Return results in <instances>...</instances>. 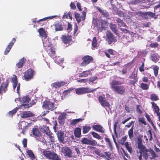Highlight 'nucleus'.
<instances>
[{
  "instance_id": "nucleus-44",
  "label": "nucleus",
  "mask_w": 160,
  "mask_h": 160,
  "mask_svg": "<svg viewBox=\"0 0 160 160\" xmlns=\"http://www.w3.org/2000/svg\"><path fill=\"white\" fill-rule=\"evenodd\" d=\"M100 23H101V26L100 27H99L97 25V24H94V25H95V27H97V28L98 30H99V29H100V28H101L102 29H103L104 28V27L103 26V24L105 23L106 22L104 21H103V20H102L101 21V22H100Z\"/></svg>"
},
{
  "instance_id": "nucleus-50",
  "label": "nucleus",
  "mask_w": 160,
  "mask_h": 160,
  "mask_svg": "<svg viewBox=\"0 0 160 160\" xmlns=\"http://www.w3.org/2000/svg\"><path fill=\"white\" fill-rule=\"evenodd\" d=\"M50 52H49V54H50L51 57L54 58V56H55V52L51 48L49 49Z\"/></svg>"
},
{
  "instance_id": "nucleus-7",
  "label": "nucleus",
  "mask_w": 160,
  "mask_h": 160,
  "mask_svg": "<svg viewBox=\"0 0 160 160\" xmlns=\"http://www.w3.org/2000/svg\"><path fill=\"white\" fill-rule=\"evenodd\" d=\"M35 71L32 69L30 68L24 72L23 79L26 81H29L33 78L35 74Z\"/></svg>"
},
{
  "instance_id": "nucleus-24",
  "label": "nucleus",
  "mask_w": 160,
  "mask_h": 160,
  "mask_svg": "<svg viewBox=\"0 0 160 160\" xmlns=\"http://www.w3.org/2000/svg\"><path fill=\"white\" fill-rule=\"evenodd\" d=\"M66 83L63 81L57 82L52 83V86L56 88L63 86Z\"/></svg>"
},
{
  "instance_id": "nucleus-8",
  "label": "nucleus",
  "mask_w": 160,
  "mask_h": 160,
  "mask_svg": "<svg viewBox=\"0 0 160 160\" xmlns=\"http://www.w3.org/2000/svg\"><path fill=\"white\" fill-rule=\"evenodd\" d=\"M106 41L108 42L109 45H111L113 42H116L117 39L116 37L113 35L111 32L109 30H108L106 32Z\"/></svg>"
},
{
  "instance_id": "nucleus-39",
  "label": "nucleus",
  "mask_w": 160,
  "mask_h": 160,
  "mask_svg": "<svg viewBox=\"0 0 160 160\" xmlns=\"http://www.w3.org/2000/svg\"><path fill=\"white\" fill-rule=\"evenodd\" d=\"M145 116L147 118L148 121L151 123L152 125V126L153 128H155V126L154 125L151 119L150 118V117L149 116L148 114L146 113L145 114Z\"/></svg>"
},
{
  "instance_id": "nucleus-55",
  "label": "nucleus",
  "mask_w": 160,
  "mask_h": 160,
  "mask_svg": "<svg viewBox=\"0 0 160 160\" xmlns=\"http://www.w3.org/2000/svg\"><path fill=\"white\" fill-rule=\"evenodd\" d=\"M158 44L157 42L152 43L149 45V46L151 48H156L158 47Z\"/></svg>"
},
{
  "instance_id": "nucleus-62",
  "label": "nucleus",
  "mask_w": 160,
  "mask_h": 160,
  "mask_svg": "<svg viewBox=\"0 0 160 160\" xmlns=\"http://www.w3.org/2000/svg\"><path fill=\"white\" fill-rule=\"evenodd\" d=\"M149 134H147L148 136V138H149V140H152L153 138L152 137V134L151 131L150 130H148Z\"/></svg>"
},
{
  "instance_id": "nucleus-27",
  "label": "nucleus",
  "mask_w": 160,
  "mask_h": 160,
  "mask_svg": "<svg viewBox=\"0 0 160 160\" xmlns=\"http://www.w3.org/2000/svg\"><path fill=\"white\" fill-rule=\"evenodd\" d=\"M84 120V119L80 118L73 119L71 121L70 124L71 125L74 126L78 123L82 122Z\"/></svg>"
},
{
  "instance_id": "nucleus-52",
  "label": "nucleus",
  "mask_w": 160,
  "mask_h": 160,
  "mask_svg": "<svg viewBox=\"0 0 160 160\" xmlns=\"http://www.w3.org/2000/svg\"><path fill=\"white\" fill-rule=\"evenodd\" d=\"M17 110L18 108H16L12 110L9 111L8 112V114L10 116H12L17 112Z\"/></svg>"
},
{
  "instance_id": "nucleus-60",
  "label": "nucleus",
  "mask_w": 160,
  "mask_h": 160,
  "mask_svg": "<svg viewBox=\"0 0 160 160\" xmlns=\"http://www.w3.org/2000/svg\"><path fill=\"white\" fill-rule=\"evenodd\" d=\"M97 78H98L96 76L90 77L89 79V82H90L93 83Z\"/></svg>"
},
{
  "instance_id": "nucleus-33",
  "label": "nucleus",
  "mask_w": 160,
  "mask_h": 160,
  "mask_svg": "<svg viewBox=\"0 0 160 160\" xmlns=\"http://www.w3.org/2000/svg\"><path fill=\"white\" fill-rule=\"evenodd\" d=\"M81 129L79 128H76L74 131V135L75 136L79 138L80 137L81 134Z\"/></svg>"
},
{
  "instance_id": "nucleus-22",
  "label": "nucleus",
  "mask_w": 160,
  "mask_h": 160,
  "mask_svg": "<svg viewBox=\"0 0 160 160\" xmlns=\"http://www.w3.org/2000/svg\"><path fill=\"white\" fill-rule=\"evenodd\" d=\"M26 61V59L25 57H23L20 59L19 62L16 64V66L18 68H21L23 66L25 63Z\"/></svg>"
},
{
  "instance_id": "nucleus-18",
  "label": "nucleus",
  "mask_w": 160,
  "mask_h": 160,
  "mask_svg": "<svg viewBox=\"0 0 160 160\" xmlns=\"http://www.w3.org/2000/svg\"><path fill=\"white\" fill-rule=\"evenodd\" d=\"M34 114L30 111H24L22 112L21 115V117L22 118H28L34 116Z\"/></svg>"
},
{
  "instance_id": "nucleus-57",
  "label": "nucleus",
  "mask_w": 160,
  "mask_h": 160,
  "mask_svg": "<svg viewBox=\"0 0 160 160\" xmlns=\"http://www.w3.org/2000/svg\"><path fill=\"white\" fill-rule=\"evenodd\" d=\"M146 16L148 15L152 18H153L155 16V13L150 12H145Z\"/></svg>"
},
{
  "instance_id": "nucleus-20",
  "label": "nucleus",
  "mask_w": 160,
  "mask_h": 160,
  "mask_svg": "<svg viewBox=\"0 0 160 160\" xmlns=\"http://www.w3.org/2000/svg\"><path fill=\"white\" fill-rule=\"evenodd\" d=\"M56 16H52L49 17H47L44 18L42 19H40L37 21H36L35 20V19L37 18H35L34 19V20H32V22L34 23H35V22H37L38 23H39L40 25L42 26L43 25V24L42 23H41L40 22H41L43 21H45L46 20H47L48 19H52L53 18L56 17Z\"/></svg>"
},
{
  "instance_id": "nucleus-56",
  "label": "nucleus",
  "mask_w": 160,
  "mask_h": 160,
  "mask_svg": "<svg viewBox=\"0 0 160 160\" xmlns=\"http://www.w3.org/2000/svg\"><path fill=\"white\" fill-rule=\"evenodd\" d=\"M30 126V124L29 123H28L27 125H26L25 126L23 127V128H22V133L24 134L26 130L29 127V126Z\"/></svg>"
},
{
  "instance_id": "nucleus-16",
  "label": "nucleus",
  "mask_w": 160,
  "mask_h": 160,
  "mask_svg": "<svg viewBox=\"0 0 160 160\" xmlns=\"http://www.w3.org/2000/svg\"><path fill=\"white\" fill-rule=\"evenodd\" d=\"M109 27L111 30L115 33L116 35L119 37H120V34L118 32V30L117 28V27L116 24H114L112 23H111L109 25Z\"/></svg>"
},
{
  "instance_id": "nucleus-4",
  "label": "nucleus",
  "mask_w": 160,
  "mask_h": 160,
  "mask_svg": "<svg viewBox=\"0 0 160 160\" xmlns=\"http://www.w3.org/2000/svg\"><path fill=\"white\" fill-rule=\"evenodd\" d=\"M43 155L47 159L51 160H61L58 155L53 151L43 150Z\"/></svg>"
},
{
  "instance_id": "nucleus-10",
  "label": "nucleus",
  "mask_w": 160,
  "mask_h": 160,
  "mask_svg": "<svg viewBox=\"0 0 160 160\" xmlns=\"http://www.w3.org/2000/svg\"><path fill=\"white\" fill-rule=\"evenodd\" d=\"M61 152L66 157L70 158L72 157V151L69 147H63L61 150Z\"/></svg>"
},
{
  "instance_id": "nucleus-46",
  "label": "nucleus",
  "mask_w": 160,
  "mask_h": 160,
  "mask_svg": "<svg viewBox=\"0 0 160 160\" xmlns=\"http://www.w3.org/2000/svg\"><path fill=\"white\" fill-rule=\"evenodd\" d=\"M97 40L96 37H94L92 39V45L93 48H95L97 47Z\"/></svg>"
},
{
  "instance_id": "nucleus-36",
  "label": "nucleus",
  "mask_w": 160,
  "mask_h": 160,
  "mask_svg": "<svg viewBox=\"0 0 160 160\" xmlns=\"http://www.w3.org/2000/svg\"><path fill=\"white\" fill-rule=\"evenodd\" d=\"M64 133L63 132H58L57 135L58 140H64Z\"/></svg>"
},
{
  "instance_id": "nucleus-19",
  "label": "nucleus",
  "mask_w": 160,
  "mask_h": 160,
  "mask_svg": "<svg viewBox=\"0 0 160 160\" xmlns=\"http://www.w3.org/2000/svg\"><path fill=\"white\" fill-rule=\"evenodd\" d=\"M10 81L12 83L13 88V90H15L18 84L17 76L15 75H13Z\"/></svg>"
},
{
  "instance_id": "nucleus-59",
  "label": "nucleus",
  "mask_w": 160,
  "mask_h": 160,
  "mask_svg": "<svg viewBox=\"0 0 160 160\" xmlns=\"http://www.w3.org/2000/svg\"><path fill=\"white\" fill-rule=\"evenodd\" d=\"M144 62L142 63V65L139 67V70L141 72L144 71Z\"/></svg>"
},
{
  "instance_id": "nucleus-49",
  "label": "nucleus",
  "mask_w": 160,
  "mask_h": 160,
  "mask_svg": "<svg viewBox=\"0 0 160 160\" xmlns=\"http://www.w3.org/2000/svg\"><path fill=\"white\" fill-rule=\"evenodd\" d=\"M91 134L94 138L98 139H101V136L96 132H92L91 133Z\"/></svg>"
},
{
  "instance_id": "nucleus-9",
  "label": "nucleus",
  "mask_w": 160,
  "mask_h": 160,
  "mask_svg": "<svg viewBox=\"0 0 160 160\" xmlns=\"http://www.w3.org/2000/svg\"><path fill=\"white\" fill-rule=\"evenodd\" d=\"M83 61L80 64V66L85 67L89 63L92 62L93 60V58L89 55H86L82 58Z\"/></svg>"
},
{
  "instance_id": "nucleus-61",
  "label": "nucleus",
  "mask_w": 160,
  "mask_h": 160,
  "mask_svg": "<svg viewBox=\"0 0 160 160\" xmlns=\"http://www.w3.org/2000/svg\"><path fill=\"white\" fill-rule=\"evenodd\" d=\"M82 143L87 144H92L93 141H81Z\"/></svg>"
},
{
  "instance_id": "nucleus-21",
  "label": "nucleus",
  "mask_w": 160,
  "mask_h": 160,
  "mask_svg": "<svg viewBox=\"0 0 160 160\" xmlns=\"http://www.w3.org/2000/svg\"><path fill=\"white\" fill-rule=\"evenodd\" d=\"M92 129L95 131L100 132H104V129L102 127L101 125H94L92 126Z\"/></svg>"
},
{
  "instance_id": "nucleus-64",
  "label": "nucleus",
  "mask_w": 160,
  "mask_h": 160,
  "mask_svg": "<svg viewBox=\"0 0 160 160\" xmlns=\"http://www.w3.org/2000/svg\"><path fill=\"white\" fill-rule=\"evenodd\" d=\"M137 107H136V111L137 112L141 114L142 113V112L141 110L140 109V105H137Z\"/></svg>"
},
{
  "instance_id": "nucleus-31",
  "label": "nucleus",
  "mask_w": 160,
  "mask_h": 160,
  "mask_svg": "<svg viewBox=\"0 0 160 160\" xmlns=\"http://www.w3.org/2000/svg\"><path fill=\"white\" fill-rule=\"evenodd\" d=\"M39 35L43 37L46 38L47 37L45 30L43 28H40L38 31Z\"/></svg>"
},
{
  "instance_id": "nucleus-47",
  "label": "nucleus",
  "mask_w": 160,
  "mask_h": 160,
  "mask_svg": "<svg viewBox=\"0 0 160 160\" xmlns=\"http://www.w3.org/2000/svg\"><path fill=\"white\" fill-rule=\"evenodd\" d=\"M125 147L128 151L130 153L132 152V148L131 146H129V145L128 142H127L125 144Z\"/></svg>"
},
{
  "instance_id": "nucleus-32",
  "label": "nucleus",
  "mask_w": 160,
  "mask_h": 160,
  "mask_svg": "<svg viewBox=\"0 0 160 160\" xmlns=\"http://www.w3.org/2000/svg\"><path fill=\"white\" fill-rule=\"evenodd\" d=\"M90 70L83 71L80 74L79 77H86L88 76L89 74H90Z\"/></svg>"
},
{
  "instance_id": "nucleus-63",
  "label": "nucleus",
  "mask_w": 160,
  "mask_h": 160,
  "mask_svg": "<svg viewBox=\"0 0 160 160\" xmlns=\"http://www.w3.org/2000/svg\"><path fill=\"white\" fill-rule=\"evenodd\" d=\"M64 116L63 114H60L58 117V120L59 122H62L64 119Z\"/></svg>"
},
{
  "instance_id": "nucleus-23",
  "label": "nucleus",
  "mask_w": 160,
  "mask_h": 160,
  "mask_svg": "<svg viewBox=\"0 0 160 160\" xmlns=\"http://www.w3.org/2000/svg\"><path fill=\"white\" fill-rule=\"evenodd\" d=\"M150 59L155 63L158 62L159 60L157 53H151L150 56Z\"/></svg>"
},
{
  "instance_id": "nucleus-15",
  "label": "nucleus",
  "mask_w": 160,
  "mask_h": 160,
  "mask_svg": "<svg viewBox=\"0 0 160 160\" xmlns=\"http://www.w3.org/2000/svg\"><path fill=\"white\" fill-rule=\"evenodd\" d=\"M16 41V40L15 38H13L12 39V40L10 42L9 44L6 48L4 51V55H6L9 53V52L11 49L12 47L14 45V44L15 42Z\"/></svg>"
},
{
  "instance_id": "nucleus-11",
  "label": "nucleus",
  "mask_w": 160,
  "mask_h": 160,
  "mask_svg": "<svg viewBox=\"0 0 160 160\" xmlns=\"http://www.w3.org/2000/svg\"><path fill=\"white\" fill-rule=\"evenodd\" d=\"M9 80L7 79L3 82L0 86V95H2L3 92L5 93L7 90V88L9 84Z\"/></svg>"
},
{
  "instance_id": "nucleus-3",
  "label": "nucleus",
  "mask_w": 160,
  "mask_h": 160,
  "mask_svg": "<svg viewBox=\"0 0 160 160\" xmlns=\"http://www.w3.org/2000/svg\"><path fill=\"white\" fill-rule=\"evenodd\" d=\"M42 107L43 109L47 110L46 111H44L42 113V116H44L47 114L48 113L49 111H53L57 108L53 100L48 98L42 102Z\"/></svg>"
},
{
  "instance_id": "nucleus-5",
  "label": "nucleus",
  "mask_w": 160,
  "mask_h": 160,
  "mask_svg": "<svg viewBox=\"0 0 160 160\" xmlns=\"http://www.w3.org/2000/svg\"><path fill=\"white\" fill-rule=\"evenodd\" d=\"M42 132L45 133L46 135H43L42 137V139L45 140L46 138L49 140H54V138L53 133L50 131L48 127L43 126V127L41 128Z\"/></svg>"
},
{
  "instance_id": "nucleus-37",
  "label": "nucleus",
  "mask_w": 160,
  "mask_h": 160,
  "mask_svg": "<svg viewBox=\"0 0 160 160\" xmlns=\"http://www.w3.org/2000/svg\"><path fill=\"white\" fill-rule=\"evenodd\" d=\"M91 128L90 127L86 125L83 127V132L84 133H86L88 132V131L91 129Z\"/></svg>"
},
{
  "instance_id": "nucleus-12",
  "label": "nucleus",
  "mask_w": 160,
  "mask_h": 160,
  "mask_svg": "<svg viewBox=\"0 0 160 160\" xmlns=\"http://www.w3.org/2000/svg\"><path fill=\"white\" fill-rule=\"evenodd\" d=\"M86 15V12L85 11L82 12L81 16H80L79 14L77 12H75V17L78 23H79L81 21V19L83 21L85 20Z\"/></svg>"
},
{
  "instance_id": "nucleus-17",
  "label": "nucleus",
  "mask_w": 160,
  "mask_h": 160,
  "mask_svg": "<svg viewBox=\"0 0 160 160\" xmlns=\"http://www.w3.org/2000/svg\"><path fill=\"white\" fill-rule=\"evenodd\" d=\"M72 37L71 35H62V39L63 42L65 44L70 43L72 40Z\"/></svg>"
},
{
  "instance_id": "nucleus-35",
  "label": "nucleus",
  "mask_w": 160,
  "mask_h": 160,
  "mask_svg": "<svg viewBox=\"0 0 160 160\" xmlns=\"http://www.w3.org/2000/svg\"><path fill=\"white\" fill-rule=\"evenodd\" d=\"M134 128L133 126H132L131 128L128 131V134L129 138L130 139L132 140L133 138V130Z\"/></svg>"
},
{
  "instance_id": "nucleus-38",
  "label": "nucleus",
  "mask_w": 160,
  "mask_h": 160,
  "mask_svg": "<svg viewBox=\"0 0 160 160\" xmlns=\"http://www.w3.org/2000/svg\"><path fill=\"white\" fill-rule=\"evenodd\" d=\"M37 100L36 99L32 100L28 104H25L24 105L26 106V108H28L30 107H32V105H34L36 102Z\"/></svg>"
},
{
  "instance_id": "nucleus-51",
  "label": "nucleus",
  "mask_w": 160,
  "mask_h": 160,
  "mask_svg": "<svg viewBox=\"0 0 160 160\" xmlns=\"http://www.w3.org/2000/svg\"><path fill=\"white\" fill-rule=\"evenodd\" d=\"M138 122H141L142 124H143L144 125H147L145 119L143 117L140 118L138 119Z\"/></svg>"
},
{
  "instance_id": "nucleus-34",
  "label": "nucleus",
  "mask_w": 160,
  "mask_h": 160,
  "mask_svg": "<svg viewBox=\"0 0 160 160\" xmlns=\"http://www.w3.org/2000/svg\"><path fill=\"white\" fill-rule=\"evenodd\" d=\"M55 30L56 31H62L63 28L62 25L59 23H57L54 25Z\"/></svg>"
},
{
  "instance_id": "nucleus-41",
  "label": "nucleus",
  "mask_w": 160,
  "mask_h": 160,
  "mask_svg": "<svg viewBox=\"0 0 160 160\" xmlns=\"http://www.w3.org/2000/svg\"><path fill=\"white\" fill-rule=\"evenodd\" d=\"M44 47L46 48H47L50 46V43L48 39H47L45 41L43 42Z\"/></svg>"
},
{
  "instance_id": "nucleus-13",
  "label": "nucleus",
  "mask_w": 160,
  "mask_h": 160,
  "mask_svg": "<svg viewBox=\"0 0 160 160\" xmlns=\"http://www.w3.org/2000/svg\"><path fill=\"white\" fill-rule=\"evenodd\" d=\"M21 105L20 106L21 108H26L25 104H28V103L30 101V99L27 96L23 97L22 99L19 98Z\"/></svg>"
},
{
  "instance_id": "nucleus-30",
  "label": "nucleus",
  "mask_w": 160,
  "mask_h": 160,
  "mask_svg": "<svg viewBox=\"0 0 160 160\" xmlns=\"http://www.w3.org/2000/svg\"><path fill=\"white\" fill-rule=\"evenodd\" d=\"M152 104V107L154 109V112L157 113V115H158L159 112V108L158 106L157 105V104L155 103L154 102H151Z\"/></svg>"
},
{
  "instance_id": "nucleus-58",
  "label": "nucleus",
  "mask_w": 160,
  "mask_h": 160,
  "mask_svg": "<svg viewBox=\"0 0 160 160\" xmlns=\"http://www.w3.org/2000/svg\"><path fill=\"white\" fill-rule=\"evenodd\" d=\"M94 152L98 156H100L101 155V152L98 149L94 147L93 148Z\"/></svg>"
},
{
  "instance_id": "nucleus-6",
  "label": "nucleus",
  "mask_w": 160,
  "mask_h": 160,
  "mask_svg": "<svg viewBox=\"0 0 160 160\" xmlns=\"http://www.w3.org/2000/svg\"><path fill=\"white\" fill-rule=\"evenodd\" d=\"M96 90L92 89L88 87H82L77 88L75 89L76 93L78 95H81L86 93L91 92Z\"/></svg>"
},
{
  "instance_id": "nucleus-14",
  "label": "nucleus",
  "mask_w": 160,
  "mask_h": 160,
  "mask_svg": "<svg viewBox=\"0 0 160 160\" xmlns=\"http://www.w3.org/2000/svg\"><path fill=\"white\" fill-rule=\"evenodd\" d=\"M98 100L101 105L103 107H110V105L109 103L106 100L105 98L100 96L98 97Z\"/></svg>"
},
{
  "instance_id": "nucleus-26",
  "label": "nucleus",
  "mask_w": 160,
  "mask_h": 160,
  "mask_svg": "<svg viewBox=\"0 0 160 160\" xmlns=\"http://www.w3.org/2000/svg\"><path fill=\"white\" fill-rule=\"evenodd\" d=\"M32 132L33 135L36 137H39L41 136V133L37 128H33L32 130Z\"/></svg>"
},
{
  "instance_id": "nucleus-48",
  "label": "nucleus",
  "mask_w": 160,
  "mask_h": 160,
  "mask_svg": "<svg viewBox=\"0 0 160 160\" xmlns=\"http://www.w3.org/2000/svg\"><path fill=\"white\" fill-rule=\"evenodd\" d=\"M104 154L106 155V157L107 158H109L111 159H113V156L112 155L111 153L109 152H104Z\"/></svg>"
},
{
  "instance_id": "nucleus-40",
  "label": "nucleus",
  "mask_w": 160,
  "mask_h": 160,
  "mask_svg": "<svg viewBox=\"0 0 160 160\" xmlns=\"http://www.w3.org/2000/svg\"><path fill=\"white\" fill-rule=\"evenodd\" d=\"M64 61V59L61 58L60 57H57L54 60L55 62L57 64H59L62 63Z\"/></svg>"
},
{
  "instance_id": "nucleus-45",
  "label": "nucleus",
  "mask_w": 160,
  "mask_h": 160,
  "mask_svg": "<svg viewBox=\"0 0 160 160\" xmlns=\"http://www.w3.org/2000/svg\"><path fill=\"white\" fill-rule=\"evenodd\" d=\"M141 88L144 90H147L149 88V86L147 84L142 83L140 85Z\"/></svg>"
},
{
  "instance_id": "nucleus-42",
  "label": "nucleus",
  "mask_w": 160,
  "mask_h": 160,
  "mask_svg": "<svg viewBox=\"0 0 160 160\" xmlns=\"http://www.w3.org/2000/svg\"><path fill=\"white\" fill-rule=\"evenodd\" d=\"M150 99L153 101H156L159 99L157 95L155 94H152L150 95Z\"/></svg>"
},
{
  "instance_id": "nucleus-2",
  "label": "nucleus",
  "mask_w": 160,
  "mask_h": 160,
  "mask_svg": "<svg viewBox=\"0 0 160 160\" xmlns=\"http://www.w3.org/2000/svg\"><path fill=\"white\" fill-rule=\"evenodd\" d=\"M122 82L116 80H113L110 83L111 88L113 91L120 95H123L126 92L125 86L121 85Z\"/></svg>"
},
{
  "instance_id": "nucleus-25",
  "label": "nucleus",
  "mask_w": 160,
  "mask_h": 160,
  "mask_svg": "<svg viewBox=\"0 0 160 160\" xmlns=\"http://www.w3.org/2000/svg\"><path fill=\"white\" fill-rule=\"evenodd\" d=\"M28 155L32 160H37V158L35 156L32 150H28L27 151Z\"/></svg>"
},
{
  "instance_id": "nucleus-1",
  "label": "nucleus",
  "mask_w": 160,
  "mask_h": 160,
  "mask_svg": "<svg viewBox=\"0 0 160 160\" xmlns=\"http://www.w3.org/2000/svg\"><path fill=\"white\" fill-rule=\"evenodd\" d=\"M138 144L140 153L138 157L139 160H142V157L145 160H152L158 157L153 149L146 148L142 144V141H138Z\"/></svg>"
},
{
  "instance_id": "nucleus-54",
  "label": "nucleus",
  "mask_w": 160,
  "mask_h": 160,
  "mask_svg": "<svg viewBox=\"0 0 160 160\" xmlns=\"http://www.w3.org/2000/svg\"><path fill=\"white\" fill-rule=\"evenodd\" d=\"M138 80H129V83L130 85H133V86L135 87V84L137 82H138Z\"/></svg>"
},
{
  "instance_id": "nucleus-43",
  "label": "nucleus",
  "mask_w": 160,
  "mask_h": 160,
  "mask_svg": "<svg viewBox=\"0 0 160 160\" xmlns=\"http://www.w3.org/2000/svg\"><path fill=\"white\" fill-rule=\"evenodd\" d=\"M159 69V67L158 66H154L153 68L154 75L156 77H157L158 75Z\"/></svg>"
},
{
  "instance_id": "nucleus-28",
  "label": "nucleus",
  "mask_w": 160,
  "mask_h": 160,
  "mask_svg": "<svg viewBox=\"0 0 160 160\" xmlns=\"http://www.w3.org/2000/svg\"><path fill=\"white\" fill-rule=\"evenodd\" d=\"M97 9L102 15L103 16L106 18H108L109 17V13L106 11L103 10L99 7L97 8Z\"/></svg>"
},
{
  "instance_id": "nucleus-29",
  "label": "nucleus",
  "mask_w": 160,
  "mask_h": 160,
  "mask_svg": "<svg viewBox=\"0 0 160 160\" xmlns=\"http://www.w3.org/2000/svg\"><path fill=\"white\" fill-rule=\"evenodd\" d=\"M116 21L118 23V25L119 27H127L126 25L123 21V20H121L119 18H117Z\"/></svg>"
},
{
  "instance_id": "nucleus-53",
  "label": "nucleus",
  "mask_w": 160,
  "mask_h": 160,
  "mask_svg": "<svg viewBox=\"0 0 160 160\" xmlns=\"http://www.w3.org/2000/svg\"><path fill=\"white\" fill-rule=\"evenodd\" d=\"M129 78L133 80H138V78L137 76V74L135 73H132V74L129 76Z\"/></svg>"
}]
</instances>
